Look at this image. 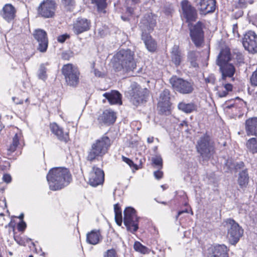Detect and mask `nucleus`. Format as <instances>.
<instances>
[{
  "instance_id": "f257e3e1",
  "label": "nucleus",
  "mask_w": 257,
  "mask_h": 257,
  "mask_svg": "<svg viewBox=\"0 0 257 257\" xmlns=\"http://www.w3.org/2000/svg\"><path fill=\"white\" fill-rule=\"evenodd\" d=\"M50 189L56 191L67 186L71 180V175L66 168L56 167L51 169L47 175Z\"/></svg>"
},
{
  "instance_id": "f03ea898",
  "label": "nucleus",
  "mask_w": 257,
  "mask_h": 257,
  "mask_svg": "<svg viewBox=\"0 0 257 257\" xmlns=\"http://www.w3.org/2000/svg\"><path fill=\"white\" fill-rule=\"evenodd\" d=\"M134 56V52L130 49L119 50L114 56V69L116 71H133L136 67Z\"/></svg>"
},
{
  "instance_id": "7ed1b4c3",
  "label": "nucleus",
  "mask_w": 257,
  "mask_h": 257,
  "mask_svg": "<svg viewBox=\"0 0 257 257\" xmlns=\"http://www.w3.org/2000/svg\"><path fill=\"white\" fill-rule=\"evenodd\" d=\"M110 145V140L107 136H103L96 140L88 150L87 160L92 162L102 157L107 153Z\"/></svg>"
},
{
  "instance_id": "20e7f679",
  "label": "nucleus",
  "mask_w": 257,
  "mask_h": 257,
  "mask_svg": "<svg viewBox=\"0 0 257 257\" xmlns=\"http://www.w3.org/2000/svg\"><path fill=\"white\" fill-rule=\"evenodd\" d=\"M170 83L175 91L182 94H190L194 90V84L191 80L184 79L175 76L170 79Z\"/></svg>"
},
{
  "instance_id": "39448f33",
  "label": "nucleus",
  "mask_w": 257,
  "mask_h": 257,
  "mask_svg": "<svg viewBox=\"0 0 257 257\" xmlns=\"http://www.w3.org/2000/svg\"><path fill=\"white\" fill-rule=\"evenodd\" d=\"M61 71L68 85L73 87H76L78 85L80 73L77 67L72 64H67L63 65Z\"/></svg>"
},
{
  "instance_id": "423d86ee",
  "label": "nucleus",
  "mask_w": 257,
  "mask_h": 257,
  "mask_svg": "<svg viewBox=\"0 0 257 257\" xmlns=\"http://www.w3.org/2000/svg\"><path fill=\"white\" fill-rule=\"evenodd\" d=\"M131 88L129 92L130 99L134 105L138 106L147 101L149 94V90L147 88H142L136 83L132 84Z\"/></svg>"
},
{
  "instance_id": "0eeeda50",
  "label": "nucleus",
  "mask_w": 257,
  "mask_h": 257,
  "mask_svg": "<svg viewBox=\"0 0 257 257\" xmlns=\"http://www.w3.org/2000/svg\"><path fill=\"white\" fill-rule=\"evenodd\" d=\"M227 230V237L229 242L232 245L236 244L242 236L243 230L234 220L229 218L225 222Z\"/></svg>"
},
{
  "instance_id": "6e6552de",
  "label": "nucleus",
  "mask_w": 257,
  "mask_h": 257,
  "mask_svg": "<svg viewBox=\"0 0 257 257\" xmlns=\"http://www.w3.org/2000/svg\"><path fill=\"white\" fill-rule=\"evenodd\" d=\"M196 149L204 160H209L214 153V146L207 135L201 137L197 142Z\"/></svg>"
},
{
  "instance_id": "1a4fd4ad",
  "label": "nucleus",
  "mask_w": 257,
  "mask_h": 257,
  "mask_svg": "<svg viewBox=\"0 0 257 257\" xmlns=\"http://www.w3.org/2000/svg\"><path fill=\"white\" fill-rule=\"evenodd\" d=\"M57 8V5L55 0H44L38 7L37 13L40 17L45 19L53 18Z\"/></svg>"
},
{
  "instance_id": "9d476101",
  "label": "nucleus",
  "mask_w": 257,
  "mask_h": 257,
  "mask_svg": "<svg viewBox=\"0 0 257 257\" xmlns=\"http://www.w3.org/2000/svg\"><path fill=\"white\" fill-rule=\"evenodd\" d=\"M123 214L124 224L127 230L132 233L136 232L139 228L138 222L139 219L136 210L132 207H128L124 210Z\"/></svg>"
},
{
  "instance_id": "9b49d317",
  "label": "nucleus",
  "mask_w": 257,
  "mask_h": 257,
  "mask_svg": "<svg viewBox=\"0 0 257 257\" xmlns=\"http://www.w3.org/2000/svg\"><path fill=\"white\" fill-rule=\"evenodd\" d=\"M190 36L196 47H201L204 41L203 24L198 22L190 28Z\"/></svg>"
},
{
  "instance_id": "f8f14e48",
  "label": "nucleus",
  "mask_w": 257,
  "mask_h": 257,
  "mask_svg": "<svg viewBox=\"0 0 257 257\" xmlns=\"http://www.w3.org/2000/svg\"><path fill=\"white\" fill-rule=\"evenodd\" d=\"M242 45L245 50L249 53H257V35L252 31H249L244 35L242 39Z\"/></svg>"
},
{
  "instance_id": "ddd939ff",
  "label": "nucleus",
  "mask_w": 257,
  "mask_h": 257,
  "mask_svg": "<svg viewBox=\"0 0 257 257\" xmlns=\"http://www.w3.org/2000/svg\"><path fill=\"white\" fill-rule=\"evenodd\" d=\"M91 24L90 20L79 17L73 22L72 30L75 34L78 35L89 30Z\"/></svg>"
},
{
  "instance_id": "4468645a",
  "label": "nucleus",
  "mask_w": 257,
  "mask_h": 257,
  "mask_svg": "<svg viewBox=\"0 0 257 257\" xmlns=\"http://www.w3.org/2000/svg\"><path fill=\"white\" fill-rule=\"evenodd\" d=\"M182 15L187 22L195 21L197 19V13L194 7L187 0L181 3Z\"/></svg>"
},
{
  "instance_id": "2eb2a0df",
  "label": "nucleus",
  "mask_w": 257,
  "mask_h": 257,
  "mask_svg": "<svg viewBox=\"0 0 257 257\" xmlns=\"http://www.w3.org/2000/svg\"><path fill=\"white\" fill-rule=\"evenodd\" d=\"M194 2L202 14L212 13L216 9V0H194Z\"/></svg>"
},
{
  "instance_id": "dca6fc26",
  "label": "nucleus",
  "mask_w": 257,
  "mask_h": 257,
  "mask_svg": "<svg viewBox=\"0 0 257 257\" xmlns=\"http://www.w3.org/2000/svg\"><path fill=\"white\" fill-rule=\"evenodd\" d=\"M155 25L156 19L152 14L145 15L139 24L142 33H150L153 31Z\"/></svg>"
},
{
  "instance_id": "f3484780",
  "label": "nucleus",
  "mask_w": 257,
  "mask_h": 257,
  "mask_svg": "<svg viewBox=\"0 0 257 257\" xmlns=\"http://www.w3.org/2000/svg\"><path fill=\"white\" fill-rule=\"evenodd\" d=\"M33 36L38 43V50L41 52H46L48 44L47 33L44 30L39 29L34 31Z\"/></svg>"
},
{
  "instance_id": "a211bd4d",
  "label": "nucleus",
  "mask_w": 257,
  "mask_h": 257,
  "mask_svg": "<svg viewBox=\"0 0 257 257\" xmlns=\"http://www.w3.org/2000/svg\"><path fill=\"white\" fill-rule=\"evenodd\" d=\"M103 171L96 167H93L89 173V183L90 185L96 187L101 184L104 181Z\"/></svg>"
},
{
  "instance_id": "6ab92c4d",
  "label": "nucleus",
  "mask_w": 257,
  "mask_h": 257,
  "mask_svg": "<svg viewBox=\"0 0 257 257\" xmlns=\"http://www.w3.org/2000/svg\"><path fill=\"white\" fill-rule=\"evenodd\" d=\"M228 249L224 244L211 246L207 250L206 257H228Z\"/></svg>"
},
{
  "instance_id": "aec40b11",
  "label": "nucleus",
  "mask_w": 257,
  "mask_h": 257,
  "mask_svg": "<svg viewBox=\"0 0 257 257\" xmlns=\"http://www.w3.org/2000/svg\"><path fill=\"white\" fill-rule=\"evenodd\" d=\"M17 10L10 4H6L0 11V16L7 22L13 21L16 16Z\"/></svg>"
},
{
  "instance_id": "412c9836",
  "label": "nucleus",
  "mask_w": 257,
  "mask_h": 257,
  "mask_svg": "<svg viewBox=\"0 0 257 257\" xmlns=\"http://www.w3.org/2000/svg\"><path fill=\"white\" fill-rule=\"evenodd\" d=\"M50 128L52 133L54 134L60 141L67 143L69 140V133H64L62 127L56 123L53 122L50 125Z\"/></svg>"
},
{
  "instance_id": "4be33fe9",
  "label": "nucleus",
  "mask_w": 257,
  "mask_h": 257,
  "mask_svg": "<svg viewBox=\"0 0 257 257\" xmlns=\"http://www.w3.org/2000/svg\"><path fill=\"white\" fill-rule=\"evenodd\" d=\"M115 119L116 116L114 112L109 110L104 111L98 117V120L99 123L106 124L113 123L115 121Z\"/></svg>"
},
{
  "instance_id": "5701e85b",
  "label": "nucleus",
  "mask_w": 257,
  "mask_h": 257,
  "mask_svg": "<svg viewBox=\"0 0 257 257\" xmlns=\"http://www.w3.org/2000/svg\"><path fill=\"white\" fill-rule=\"evenodd\" d=\"M220 71L222 74V79L225 80L226 77H232L235 72V68L233 65L230 63L220 64Z\"/></svg>"
},
{
  "instance_id": "b1692460",
  "label": "nucleus",
  "mask_w": 257,
  "mask_h": 257,
  "mask_svg": "<svg viewBox=\"0 0 257 257\" xmlns=\"http://www.w3.org/2000/svg\"><path fill=\"white\" fill-rule=\"evenodd\" d=\"M110 104H121V95L116 90H111L110 92L104 93L103 94Z\"/></svg>"
},
{
  "instance_id": "393cba45",
  "label": "nucleus",
  "mask_w": 257,
  "mask_h": 257,
  "mask_svg": "<svg viewBox=\"0 0 257 257\" xmlns=\"http://www.w3.org/2000/svg\"><path fill=\"white\" fill-rule=\"evenodd\" d=\"M171 58L172 62L176 67L180 65L183 59V56L179 47L177 45H174L171 50Z\"/></svg>"
},
{
  "instance_id": "a878e982",
  "label": "nucleus",
  "mask_w": 257,
  "mask_h": 257,
  "mask_svg": "<svg viewBox=\"0 0 257 257\" xmlns=\"http://www.w3.org/2000/svg\"><path fill=\"white\" fill-rule=\"evenodd\" d=\"M102 239L99 230L94 229L87 233L86 241L87 243L96 245L99 243Z\"/></svg>"
},
{
  "instance_id": "bb28decb",
  "label": "nucleus",
  "mask_w": 257,
  "mask_h": 257,
  "mask_svg": "<svg viewBox=\"0 0 257 257\" xmlns=\"http://www.w3.org/2000/svg\"><path fill=\"white\" fill-rule=\"evenodd\" d=\"M245 130L248 136H257V117L249 118L246 120Z\"/></svg>"
},
{
  "instance_id": "cd10ccee",
  "label": "nucleus",
  "mask_w": 257,
  "mask_h": 257,
  "mask_svg": "<svg viewBox=\"0 0 257 257\" xmlns=\"http://www.w3.org/2000/svg\"><path fill=\"white\" fill-rule=\"evenodd\" d=\"M142 39L143 40L147 49L150 52H154L157 49V43L149 33H142Z\"/></svg>"
},
{
  "instance_id": "c85d7f7f",
  "label": "nucleus",
  "mask_w": 257,
  "mask_h": 257,
  "mask_svg": "<svg viewBox=\"0 0 257 257\" xmlns=\"http://www.w3.org/2000/svg\"><path fill=\"white\" fill-rule=\"evenodd\" d=\"M199 57V53L196 51L190 50L187 54V62L189 65L190 68H198L199 65L198 59Z\"/></svg>"
},
{
  "instance_id": "c756f323",
  "label": "nucleus",
  "mask_w": 257,
  "mask_h": 257,
  "mask_svg": "<svg viewBox=\"0 0 257 257\" xmlns=\"http://www.w3.org/2000/svg\"><path fill=\"white\" fill-rule=\"evenodd\" d=\"M231 59L230 50L228 48L222 49L217 57L216 64L217 65L228 63Z\"/></svg>"
},
{
  "instance_id": "7c9ffc66",
  "label": "nucleus",
  "mask_w": 257,
  "mask_h": 257,
  "mask_svg": "<svg viewBox=\"0 0 257 257\" xmlns=\"http://www.w3.org/2000/svg\"><path fill=\"white\" fill-rule=\"evenodd\" d=\"M249 176L246 169L242 170L238 174V184L240 188L244 189L248 185Z\"/></svg>"
},
{
  "instance_id": "2f4dec72",
  "label": "nucleus",
  "mask_w": 257,
  "mask_h": 257,
  "mask_svg": "<svg viewBox=\"0 0 257 257\" xmlns=\"http://www.w3.org/2000/svg\"><path fill=\"white\" fill-rule=\"evenodd\" d=\"M20 136L18 134H16L13 138L12 143L10 145L7 149V155H10L14 153L17 149L18 146L19 144Z\"/></svg>"
},
{
  "instance_id": "473e14b6",
  "label": "nucleus",
  "mask_w": 257,
  "mask_h": 257,
  "mask_svg": "<svg viewBox=\"0 0 257 257\" xmlns=\"http://www.w3.org/2000/svg\"><path fill=\"white\" fill-rule=\"evenodd\" d=\"M180 110L186 113H190L196 109V105L193 103H185L181 102L179 103L178 106Z\"/></svg>"
},
{
  "instance_id": "72a5a7b5",
  "label": "nucleus",
  "mask_w": 257,
  "mask_h": 257,
  "mask_svg": "<svg viewBox=\"0 0 257 257\" xmlns=\"http://www.w3.org/2000/svg\"><path fill=\"white\" fill-rule=\"evenodd\" d=\"M246 146L247 149L252 154L257 153V137L249 139Z\"/></svg>"
},
{
  "instance_id": "f704fd0d",
  "label": "nucleus",
  "mask_w": 257,
  "mask_h": 257,
  "mask_svg": "<svg viewBox=\"0 0 257 257\" xmlns=\"http://www.w3.org/2000/svg\"><path fill=\"white\" fill-rule=\"evenodd\" d=\"M115 212V220L117 225L120 226L122 223V213L120 207L118 203L114 205Z\"/></svg>"
},
{
  "instance_id": "c9c22d12",
  "label": "nucleus",
  "mask_w": 257,
  "mask_h": 257,
  "mask_svg": "<svg viewBox=\"0 0 257 257\" xmlns=\"http://www.w3.org/2000/svg\"><path fill=\"white\" fill-rule=\"evenodd\" d=\"M231 58L236 64L240 65L242 63H244V56L242 54L238 51H236L233 52L231 56Z\"/></svg>"
},
{
  "instance_id": "e433bc0d",
  "label": "nucleus",
  "mask_w": 257,
  "mask_h": 257,
  "mask_svg": "<svg viewBox=\"0 0 257 257\" xmlns=\"http://www.w3.org/2000/svg\"><path fill=\"white\" fill-rule=\"evenodd\" d=\"M135 250L143 254L149 253V249L146 246L143 245L139 241H136L134 245Z\"/></svg>"
},
{
  "instance_id": "4c0bfd02",
  "label": "nucleus",
  "mask_w": 257,
  "mask_h": 257,
  "mask_svg": "<svg viewBox=\"0 0 257 257\" xmlns=\"http://www.w3.org/2000/svg\"><path fill=\"white\" fill-rule=\"evenodd\" d=\"M170 91L165 89L161 92L158 102L170 103Z\"/></svg>"
},
{
  "instance_id": "58836bf2",
  "label": "nucleus",
  "mask_w": 257,
  "mask_h": 257,
  "mask_svg": "<svg viewBox=\"0 0 257 257\" xmlns=\"http://www.w3.org/2000/svg\"><path fill=\"white\" fill-rule=\"evenodd\" d=\"M92 3L95 4L98 12L105 13L104 9L106 7V0H92Z\"/></svg>"
},
{
  "instance_id": "ea45409f",
  "label": "nucleus",
  "mask_w": 257,
  "mask_h": 257,
  "mask_svg": "<svg viewBox=\"0 0 257 257\" xmlns=\"http://www.w3.org/2000/svg\"><path fill=\"white\" fill-rule=\"evenodd\" d=\"M152 162L154 167L161 170L163 167V160L161 156H156L152 158Z\"/></svg>"
},
{
  "instance_id": "a19ab883",
  "label": "nucleus",
  "mask_w": 257,
  "mask_h": 257,
  "mask_svg": "<svg viewBox=\"0 0 257 257\" xmlns=\"http://www.w3.org/2000/svg\"><path fill=\"white\" fill-rule=\"evenodd\" d=\"M47 68L44 64H41L38 72V78L43 80L46 79L47 75L46 74Z\"/></svg>"
},
{
  "instance_id": "79ce46f5",
  "label": "nucleus",
  "mask_w": 257,
  "mask_h": 257,
  "mask_svg": "<svg viewBox=\"0 0 257 257\" xmlns=\"http://www.w3.org/2000/svg\"><path fill=\"white\" fill-rule=\"evenodd\" d=\"M235 161L232 159L226 160L224 166V169L226 172H231L234 170Z\"/></svg>"
},
{
  "instance_id": "37998d69",
  "label": "nucleus",
  "mask_w": 257,
  "mask_h": 257,
  "mask_svg": "<svg viewBox=\"0 0 257 257\" xmlns=\"http://www.w3.org/2000/svg\"><path fill=\"white\" fill-rule=\"evenodd\" d=\"M158 105L161 113L166 114L169 113L170 103L158 102Z\"/></svg>"
},
{
  "instance_id": "c03bdc74",
  "label": "nucleus",
  "mask_w": 257,
  "mask_h": 257,
  "mask_svg": "<svg viewBox=\"0 0 257 257\" xmlns=\"http://www.w3.org/2000/svg\"><path fill=\"white\" fill-rule=\"evenodd\" d=\"M62 2L67 11H72L74 5L73 0H62Z\"/></svg>"
},
{
  "instance_id": "a18cd8bd",
  "label": "nucleus",
  "mask_w": 257,
  "mask_h": 257,
  "mask_svg": "<svg viewBox=\"0 0 257 257\" xmlns=\"http://www.w3.org/2000/svg\"><path fill=\"white\" fill-rule=\"evenodd\" d=\"M253 3V0H238V5L240 8H245L248 5L252 4Z\"/></svg>"
},
{
  "instance_id": "49530a36",
  "label": "nucleus",
  "mask_w": 257,
  "mask_h": 257,
  "mask_svg": "<svg viewBox=\"0 0 257 257\" xmlns=\"http://www.w3.org/2000/svg\"><path fill=\"white\" fill-rule=\"evenodd\" d=\"M103 257H118L116 251L114 249L107 250L104 254Z\"/></svg>"
},
{
  "instance_id": "de8ad7c7",
  "label": "nucleus",
  "mask_w": 257,
  "mask_h": 257,
  "mask_svg": "<svg viewBox=\"0 0 257 257\" xmlns=\"http://www.w3.org/2000/svg\"><path fill=\"white\" fill-rule=\"evenodd\" d=\"M250 81L252 85L257 86V68L256 70L252 74L250 78Z\"/></svg>"
},
{
  "instance_id": "09e8293b",
  "label": "nucleus",
  "mask_w": 257,
  "mask_h": 257,
  "mask_svg": "<svg viewBox=\"0 0 257 257\" xmlns=\"http://www.w3.org/2000/svg\"><path fill=\"white\" fill-rule=\"evenodd\" d=\"M244 164L242 161L235 162L234 170L236 172L240 169H244Z\"/></svg>"
},
{
  "instance_id": "8fccbe9b",
  "label": "nucleus",
  "mask_w": 257,
  "mask_h": 257,
  "mask_svg": "<svg viewBox=\"0 0 257 257\" xmlns=\"http://www.w3.org/2000/svg\"><path fill=\"white\" fill-rule=\"evenodd\" d=\"M122 159L123 162L127 164L130 167H134L136 169H137V166L135 165L134 162L129 158H127L125 157L122 156Z\"/></svg>"
},
{
  "instance_id": "3c124183",
  "label": "nucleus",
  "mask_w": 257,
  "mask_h": 257,
  "mask_svg": "<svg viewBox=\"0 0 257 257\" xmlns=\"http://www.w3.org/2000/svg\"><path fill=\"white\" fill-rule=\"evenodd\" d=\"M72 57V53L70 51H65L62 53L61 57L63 59L69 60Z\"/></svg>"
},
{
  "instance_id": "603ef678",
  "label": "nucleus",
  "mask_w": 257,
  "mask_h": 257,
  "mask_svg": "<svg viewBox=\"0 0 257 257\" xmlns=\"http://www.w3.org/2000/svg\"><path fill=\"white\" fill-rule=\"evenodd\" d=\"M69 38V36L67 34L62 35L59 36L57 37V41L59 42L62 43H64L65 41V40L67 38Z\"/></svg>"
},
{
  "instance_id": "864d4df0",
  "label": "nucleus",
  "mask_w": 257,
  "mask_h": 257,
  "mask_svg": "<svg viewBox=\"0 0 257 257\" xmlns=\"http://www.w3.org/2000/svg\"><path fill=\"white\" fill-rule=\"evenodd\" d=\"M232 33L234 37H239V34L238 32V27L237 24L232 25Z\"/></svg>"
},
{
  "instance_id": "5fc2aeb1",
  "label": "nucleus",
  "mask_w": 257,
  "mask_h": 257,
  "mask_svg": "<svg viewBox=\"0 0 257 257\" xmlns=\"http://www.w3.org/2000/svg\"><path fill=\"white\" fill-rule=\"evenodd\" d=\"M163 173L159 169L154 172V175L157 179H160L163 177Z\"/></svg>"
},
{
  "instance_id": "6e6d98bb",
  "label": "nucleus",
  "mask_w": 257,
  "mask_h": 257,
  "mask_svg": "<svg viewBox=\"0 0 257 257\" xmlns=\"http://www.w3.org/2000/svg\"><path fill=\"white\" fill-rule=\"evenodd\" d=\"M3 180L7 183H9L12 181V177L10 174H5L3 175Z\"/></svg>"
},
{
  "instance_id": "4d7b16f0",
  "label": "nucleus",
  "mask_w": 257,
  "mask_h": 257,
  "mask_svg": "<svg viewBox=\"0 0 257 257\" xmlns=\"http://www.w3.org/2000/svg\"><path fill=\"white\" fill-rule=\"evenodd\" d=\"M26 223L22 220L21 222L18 224V228L19 231H23L26 228Z\"/></svg>"
},
{
  "instance_id": "13d9d810",
  "label": "nucleus",
  "mask_w": 257,
  "mask_h": 257,
  "mask_svg": "<svg viewBox=\"0 0 257 257\" xmlns=\"http://www.w3.org/2000/svg\"><path fill=\"white\" fill-rule=\"evenodd\" d=\"M206 82L214 84L215 81V78L213 75H210L205 79Z\"/></svg>"
},
{
  "instance_id": "bf43d9fd",
  "label": "nucleus",
  "mask_w": 257,
  "mask_h": 257,
  "mask_svg": "<svg viewBox=\"0 0 257 257\" xmlns=\"http://www.w3.org/2000/svg\"><path fill=\"white\" fill-rule=\"evenodd\" d=\"M164 11L166 15H169L173 12V9H172L171 6H169L168 8L165 7Z\"/></svg>"
},
{
  "instance_id": "052dcab7",
  "label": "nucleus",
  "mask_w": 257,
  "mask_h": 257,
  "mask_svg": "<svg viewBox=\"0 0 257 257\" xmlns=\"http://www.w3.org/2000/svg\"><path fill=\"white\" fill-rule=\"evenodd\" d=\"M217 93L220 97H223L227 95L228 91H227L225 89L222 90H218Z\"/></svg>"
},
{
  "instance_id": "680f3d73",
  "label": "nucleus",
  "mask_w": 257,
  "mask_h": 257,
  "mask_svg": "<svg viewBox=\"0 0 257 257\" xmlns=\"http://www.w3.org/2000/svg\"><path fill=\"white\" fill-rule=\"evenodd\" d=\"M224 88L227 91H231L232 89V85L229 83H227L224 85Z\"/></svg>"
},
{
  "instance_id": "e2e57ef3",
  "label": "nucleus",
  "mask_w": 257,
  "mask_h": 257,
  "mask_svg": "<svg viewBox=\"0 0 257 257\" xmlns=\"http://www.w3.org/2000/svg\"><path fill=\"white\" fill-rule=\"evenodd\" d=\"M7 206L6 199H4L3 200H0V207L5 208H7Z\"/></svg>"
},
{
  "instance_id": "0e129e2a",
  "label": "nucleus",
  "mask_w": 257,
  "mask_h": 257,
  "mask_svg": "<svg viewBox=\"0 0 257 257\" xmlns=\"http://www.w3.org/2000/svg\"><path fill=\"white\" fill-rule=\"evenodd\" d=\"M13 100L14 102L16 104H21L23 103V100H19L18 99V98H17L16 97H13Z\"/></svg>"
},
{
  "instance_id": "69168bd1",
  "label": "nucleus",
  "mask_w": 257,
  "mask_h": 257,
  "mask_svg": "<svg viewBox=\"0 0 257 257\" xmlns=\"http://www.w3.org/2000/svg\"><path fill=\"white\" fill-rule=\"evenodd\" d=\"M94 73L95 75L97 77H100L102 76L101 72L95 69L94 70Z\"/></svg>"
},
{
  "instance_id": "338daca9",
  "label": "nucleus",
  "mask_w": 257,
  "mask_h": 257,
  "mask_svg": "<svg viewBox=\"0 0 257 257\" xmlns=\"http://www.w3.org/2000/svg\"><path fill=\"white\" fill-rule=\"evenodd\" d=\"M186 212H187V210L186 209V210H182V211H179L178 213V214L176 216V219L178 218V217L181 215L182 214L184 213H186Z\"/></svg>"
},
{
  "instance_id": "774afa93",
  "label": "nucleus",
  "mask_w": 257,
  "mask_h": 257,
  "mask_svg": "<svg viewBox=\"0 0 257 257\" xmlns=\"http://www.w3.org/2000/svg\"><path fill=\"white\" fill-rule=\"evenodd\" d=\"M154 141V138L153 137H150L148 138L147 139V142L148 143H152Z\"/></svg>"
}]
</instances>
